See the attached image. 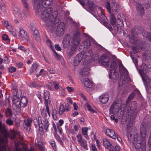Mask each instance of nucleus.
<instances>
[{"mask_svg": "<svg viewBox=\"0 0 151 151\" xmlns=\"http://www.w3.org/2000/svg\"><path fill=\"white\" fill-rule=\"evenodd\" d=\"M58 13L57 11H54L52 13L51 15H50L48 13V9L44 10L41 15L42 20L45 22V24L47 26L50 27L52 29H54L56 26V21L58 19L57 18Z\"/></svg>", "mask_w": 151, "mask_h": 151, "instance_id": "obj_2", "label": "nucleus"}, {"mask_svg": "<svg viewBox=\"0 0 151 151\" xmlns=\"http://www.w3.org/2000/svg\"><path fill=\"white\" fill-rule=\"evenodd\" d=\"M19 37L23 41L28 42L29 37L27 32L24 30L19 29Z\"/></svg>", "mask_w": 151, "mask_h": 151, "instance_id": "obj_16", "label": "nucleus"}, {"mask_svg": "<svg viewBox=\"0 0 151 151\" xmlns=\"http://www.w3.org/2000/svg\"><path fill=\"white\" fill-rule=\"evenodd\" d=\"M65 109L63 105H61L59 109V113L60 114H62L65 111Z\"/></svg>", "mask_w": 151, "mask_h": 151, "instance_id": "obj_43", "label": "nucleus"}, {"mask_svg": "<svg viewBox=\"0 0 151 151\" xmlns=\"http://www.w3.org/2000/svg\"><path fill=\"white\" fill-rule=\"evenodd\" d=\"M136 6L137 13L140 15L143 16L145 13L144 7L142 5L140 0H133Z\"/></svg>", "mask_w": 151, "mask_h": 151, "instance_id": "obj_8", "label": "nucleus"}, {"mask_svg": "<svg viewBox=\"0 0 151 151\" xmlns=\"http://www.w3.org/2000/svg\"><path fill=\"white\" fill-rule=\"evenodd\" d=\"M22 4L24 6V8L26 9H27L29 6V5L26 0H21Z\"/></svg>", "mask_w": 151, "mask_h": 151, "instance_id": "obj_52", "label": "nucleus"}, {"mask_svg": "<svg viewBox=\"0 0 151 151\" xmlns=\"http://www.w3.org/2000/svg\"><path fill=\"white\" fill-rule=\"evenodd\" d=\"M116 25H120V27H124V25L123 24V22L122 20L121 19L118 20H117L116 21Z\"/></svg>", "mask_w": 151, "mask_h": 151, "instance_id": "obj_51", "label": "nucleus"}, {"mask_svg": "<svg viewBox=\"0 0 151 151\" xmlns=\"http://www.w3.org/2000/svg\"><path fill=\"white\" fill-rule=\"evenodd\" d=\"M137 46L133 47L132 50L133 52L135 53L139 52V50L145 49L146 46V45L144 41L138 40Z\"/></svg>", "mask_w": 151, "mask_h": 151, "instance_id": "obj_7", "label": "nucleus"}, {"mask_svg": "<svg viewBox=\"0 0 151 151\" xmlns=\"http://www.w3.org/2000/svg\"><path fill=\"white\" fill-rule=\"evenodd\" d=\"M103 144L104 147L109 150L110 149L111 147V144L109 141L106 139H104Z\"/></svg>", "mask_w": 151, "mask_h": 151, "instance_id": "obj_31", "label": "nucleus"}, {"mask_svg": "<svg viewBox=\"0 0 151 151\" xmlns=\"http://www.w3.org/2000/svg\"><path fill=\"white\" fill-rule=\"evenodd\" d=\"M2 38L3 39V40H6V41H7L9 40L8 39V36L6 34H4L2 36Z\"/></svg>", "mask_w": 151, "mask_h": 151, "instance_id": "obj_64", "label": "nucleus"}, {"mask_svg": "<svg viewBox=\"0 0 151 151\" xmlns=\"http://www.w3.org/2000/svg\"><path fill=\"white\" fill-rule=\"evenodd\" d=\"M89 70V69L88 68H85L81 69L79 77L81 81H82L86 87L91 88L93 86V82L89 79L85 78L86 76L88 75Z\"/></svg>", "mask_w": 151, "mask_h": 151, "instance_id": "obj_3", "label": "nucleus"}, {"mask_svg": "<svg viewBox=\"0 0 151 151\" xmlns=\"http://www.w3.org/2000/svg\"><path fill=\"white\" fill-rule=\"evenodd\" d=\"M111 5H110V3L108 1L105 4L106 8L109 11L110 14H111V11L112 10L113 12H117L118 10L119 6L115 3L114 1H112Z\"/></svg>", "mask_w": 151, "mask_h": 151, "instance_id": "obj_6", "label": "nucleus"}, {"mask_svg": "<svg viewBox=\"0 0 151 151\" xmlns=\"http://www.w3.org/2000/svg\"><path fill=\"white\" fill-rule=\"evenodd\" d=\"M83 44L84 45V47L87 48L90 47L91 44V42L89 39L86 40L83 42Z\"/></svg>", "mask_w": 151, "mask_h": 151, "instance_id": "obj_36", "label": "nucleus"}, {"mask_svg": "<svg viewBox=\"0 0 151 151\" xmlns=\"http://www.w3.org/2000/svg\"><path fill=\"white\" fill-rule=\"evenodd\" d=\"M50 143L51 146L52 147L53 150H55V142L53 140H52L50 142Z\"/></svg>", "mask_w": 151, "mask_h": 151, "instance_id": "obj_60", "label": "nucleus"}, {"mask_svg": "<svg viewBox=\"0 0 151 151\" xmlns=\"http://www.w3.org/2000/svg\"><path fill=\"white\" fill-rule=\"evenodd\" d=\"M84 55L82 52L78 54L74 58V64L75 66L77 65L82 60L84 59Z\"/></svg>", "mask_w": 151, "mask_h": 151, "instance_id": "obj_17", "label": "nucleus"}, {"mask_svg": "<svg viewBox=\"0 0 151 151\" xmlns=\"http://www.w3.org/2000/svg\"><path fill=\"white\" fill-rule=\"evenodd\" d=\"M40 118V117H38V123L39 127L42 128L43 127L45 129L47 130L49 126L48 121L47 119H45L43 121V123L40 120H39V119Z\"/></svg>", "mask_w": 151, "mask_h": 151, "instance_id": "obj_15", "label": "nucleus"}, {"mask_svg": "<svg viewBox=\"0 0 151 151\" xmlns=\"http://www.w3.org/2000/svg\"><path fill=\"white\" fill-rule=\"evenodd\" d=\"M76 137L77 139V141L78 143L79 144L82 141V137L81 134H78L76 136Z\"/></svg>", "mask_w": 151, "mask_h": 151, "instance_id": "obj_53", "label": "nucleus"}, {"mask_svg": "<svg viewBox=\"0 0 151 151\" xmlns=\"http://www.w3.org/2000/svg\"><path fill=\"white\" fill-rule=\"evenodd\" d=\"M87 107L88 110L91 111L92 113H93L95 112L94 110L93 109L90 105L88 104H87Z\"/></svg>", "mask_w": 151, "mask_h": 151, "instance_id": "obj_58", "label": "nucleus"}, {"mask_svg": "<svg viewBox=\"0 0 151 151\" xmlns=\"http://www.w3.org/2000/svg\"><path fill=\"white\" fill-rule=\"evenodd\" d=\"M142 55L147 60L151 59V50H146Z\"/></svg>", "mask_w": 151, "mask_h": 151, "instance_id": "obj_30", "label": "nucleus"}, {"mask_svg": "<svg viewBox=\"0 0 151 151\" xmlns=\"http://www.w3.org/2000/svg\"><path fill=\"white\" fill-rule=\"evenodd\" d=\"M110 22L111 24L113 25H116V18L113 14H110Z\"/></svg>", "mask_w": 151, "mask_h": 151, "instance_id": "obj_32", "label": "nucleus"}, {"mask_svg": "<svg viewBox=\"0 0 151 151\" xmlns=\"http://www.w3.org/2000/svg\"><path fill=\"white\" fill-rule=\"evenodd\" d=\"M21 96V91L19 90L17 94H13L12 97V100L13 101V104H15L16 106H20V102L19 101V98Z\"/></svg>", "mask_w": 151, "mask_h": 151, "instance_id": "obj_13", "label": "nucleus"}, {"mask_svg": "<svg viewBox=\"0 0 151 151\" xmlns=\"http://www.w3.org/2000/svg\"><path fill=\"white\" fill-rule=\"evenodd\" d=\"M65 25L63 22H60L57 26L56 29V34L57 36H61L64 32Z\"/></svg>", "mask_w": 151, "mask_h": 151, "instance_id": "obj_11", "label": "nucleus"}, {"mask_svg": "<svg viewBox=\"0 0 151 151\" xmlns=\"http://www.w3.org/2000/svg\"><path fill=\"white\" fill-rule=\"evenodd\" d=\"M119 74L115 70H110V73L109 75V77L110 78H112L116 79L118 78Z\"/></svg>", "mask_w": 151, "mask_h": 151, "instance_id": "obj_27", "label": "nucleus"}, {"mask_svg": "<svg viewBox=\"0 0 151 151\" xmlns=\"http://www.w3.org/2000/svg\"><path fill=\"white\" fill-rule=\"evenodd\" d=\"M88 129V128L86 127H83L82 128V133L83 135L85 134H87Z\"/></svg>", "mask_w": 151, "mask_h": 151, "instance_id": "obj_59", "label": "nucleus"}, {"mask_svg": "<svg viewBox=\"0 0 151 151\" xmlns=\"http://www.w3.org/2000/svg\"><path fill=\"white\" fill-rule=\"evenodd\" d=\"M118 67L116 63L115 62H113L111 63L110 65V68H111V70H114L117 68Z\"/></svg>", "mask_w": 151, "mask_h": 151, "instance_id": "obj_45", "label": "nucleus"}, {"mask_svg": "<svg viewBox=\"0 0 151 151\" xmlns=\"http://www.w3.org/2000/svg\"><path fill=\"white\" fill-rule=\"evenodd\" d=\"M109 96L107 94H103L99 97V101L103 104L106 103L108 101Z\"/></svg>", "mask_w": 151, "mask_h": 151, "instance_id": "obj_25", "label": "nucleus"}, {"mask_svg": "<svg viewBox=\"0 0 151 151\" xmlns=\"http://www.w3.org/2000/svg\"><path fill=\"white\" fill-rule=\"evenodd\" d=\"M149 126V123L143 122L141 124L140 132L142 139L137 134L134 136L133 146L137 151H146V144L145 140L148 134Z\"/></svg>", "mask_w": 151, "mask_h": 151, "instance_id": "obj_1", "label": "nucleus"}, {"mask_svg": "<svg viewBox=\"0 0 151 151\" xmlns=\"http://www.w3.org/2000/svg\"><path fill=\"white\" fill-rule=\"evenodd\" d=\"M50 93L48 91L44 92V99L47 100L49 99Z\"/></svg>", "mask_w": 151, "mask_h": 151, "instance_id": "obj_55", "label": "nucleus"}, {"mask_svg": "<svg viewBox=\"0 0 151 151\" xmlns=\"http://www.w3.org/2000/svg\"><path fill=\"white\" fill-rule=\"evenodd\" d=\"M9 72H10L12 73L16 71V68L14 67L10 66L8 69Z\"/></svg>", "mask_w": 151, "mask_h": 151, "instance_id": "obj_57", "label": "nucleus"}, {"mask_svg": "<svg viewBox=\"0 0 151 151\" xmlns=\"http://www.w3.org/2000/svg\"><path fill=\"white\" fill-rule=\"evenodd\" d=\"M80 33V31L79 30H77L73 34L71 47L77 49L78 47L80 42L79 37Z\"/></svg>", "mask_w": 151, "mask_h": 151, "instance_id": "obj_5", "label": "nucleus"}, {"mask_svg": "<svg viewBox=\"0 0 151 151\" xmlns=\"http://www.w3.org/2000/svg\"><path fill=\"white\" fill-rule=\"evenodd\" d=\"M135 95V93L134 92H132L128 97L127 100V103L128 102H129L131 101L134 97Z\"/></svg>", "mask_w": 151, "mask_h": 151, "instance_id": "obj_46", "label": "nucleus"}, {"mask_svg": "<svg viewBox=\"0 0 151 151\" xmlns=\"http://www.w3.org/2000/svg\"><path fill=\"white\" fill-rule=\"evenodd\" d=\"M84 55V59L88 60L91 58L93 55V52L91 50H88L85 52H82Z\"/></svg>", "mask_w": 151, "mask_h": 151, "instance_id": "obj_21", "label": "nucleus"}, {"mask_svg": "<svg viewBox=\"0 0 151 151\" xmlns=\"http://www.w3.org/2000/svg\"><path fill=\"white\" fill-rule=\"evenodd\" d=\"M53 84L55 89L57 90L59 89L60 86L59 85V83L56 81H53Z\"/></svg>", "mask_w": 151, "mask_h": 151, "instance_id": "obj_50", "label": "nucleus"}, {"mask_svg": "<svg viewBox=\"0 0 151 151\" xmlns=\"http://www.w3.org/2000/svg\"><path fill=\"white\" fill-rule=\"evenodd\" d=\"M33 37L37 42H39L40 40V34L33 36Z\"/></svg>", "mask_w": 151, "mask_h": 151, "instance_id": "obj_62", "label": "nucleus"}, {"mask_svg": "<svg viewBox=\"0 0 151 151\" xmlns=\"http://www.w3.org/2000/svg\"><path fill=\"white\" fill-rule=\"evenodd\" d=\"M77 49L71 47V48L68 53V55L71 56L74 54L77 51Z\"/></svg>", "mask_w": 151, "mask_h": 151, "instance_id": "obj_37", "label": "nucleus"}, {"mask_svg": "<svg viewBox=\"0 0 151 151\" xmlns=\"http://www.w3.org/2000/svg\"><path fill=\"white\" fill-rule=\"evenodd\" d=\"M144 38H147L151 42V33L148 32H145L143 35Z\"/></svg>", "mask_w": 151, "mask_h": 151, "instance_id": "obj_35", "label": "nucleus"}, {"mask_svg": "<svg viewBox=\"0 0 151 151\" xmlns=\"http://www.w3.org/2000/svg\"><path fill=\"white\" fill-rule=\"evenodd\" d=\"M119 69L120 73H124L125 74L124 77L123 78V81H124L125 82L127 81H128L129 79V78L127 75L128 72L121 63H120L119 64Z\"/></svg>", "mask_w": 151, "mask_h": 151, "instance_id": "obj_12", "label": "nucleus"}, {"mask_svg": "<svg viewBox=\"0 0 151 151\" xmlns=\"http://www.w3.org/2000/svg\"><path fill=\"white\" fill-rule=\"evenodd\" d=\"M6 122L7 124L9 125H12L13 124V121L10 119H7L6 121Z\"/></svg>", "mask_w": 151, "mask_h": 151, "instance_id": "obj_56", "label": "nucleus"}, {"mask_svg": "<svg viewBox=\"0 0 151 151\" xmlns=\"http://www.w3.org/2000/svg\"><path fill=\"white\" fill-rule=\"evenodd\" d=\"M110 58L105 55H103L99 60V63L102 64L106 67H108L110 61Z\"/></svg>", "mask_w": 151, "mask_h": 151, "instance_id": "obj_9", "label": "nucleus"}, {"mask_svg": "<svg viewBox=\"0 0 151 151\" xmlns=\"http://www.w3.org/2000/svg\"><path fill=\"white\" fill-rule=\"evenodd\" d=\"M28 103V101L27 98L25 96L22 97L20 103V106L23 107L26 106Z\"/></svg>", "mask_w": 151, "mask_h": 151, "instance_id": "obj_26", "label": "nucleus"}, {"mask_svg": "<svg viewBox=\"0 0 151 151\" xmlns=\"http://www.w3.org/2000/svg\"><path fill=\"white\" fill-rule=\"evenodd\" d=\"M148 70H149V69L148 68V65H147L145 63H143L141 66V69L139 70V73L141 76L144 83L145 84V82L148 86H149L148 83L150 81V80L147 75L146 74V73Z\"/></svg>", "mask_w": 151, "mask_h": 151, "instance_id": "obj_4", "label": "nucleus"}, {"mask_svg": "<svg viewBox=\"0 0 151 151\" xmlns=\"http://www.w3.org/2000/svg\"><path fill=\"white\" fill-rule=\"evenodd\" d=\"M41 0H34L33 6L34 8L36 10V11L38 13L40 12V3Z\"/></svg>", "mask_w": 151, "mask_h": 151, "instance_id": "obj_23", "label": "nucleus"}, {"mask_svg": "<svg viewBox=\"0 0 151 151\" xmlns=\"http://www.w3.org/2000/svg\"><path fill=\"white\" fill-rule=\"evenodd\" d=\"M6 141V138L3 137L1 138L0 136V143H2L3 145L4 144V142Z\"/></svg>", "mask_w": 151, "mask_h": 151, "instance_id": "obj_61", "label": "nucleus"}, {"mask_svg": "<svg viewBox=\"0 0 151 151\" xmlns=\"http://www.w3.org/2000/svg\"><path fill=\"white\" fill-rule=\"evenodd\" d=\"M132 52L134 53L133 52V51H131L130 52V54L133 63L134 64L136 67H137V60L136 58H134V57H133V55H132Z\"/></svg>", "mask_w": 151, "mask_h": 151, "instance_id": "obj_44", "label": "nucleus"}, {"mask_svg": "<svg viewBox=\"0 0 151 151\" xmlns=\"http://www.w3.org/2000/svg\"><path fill=\"white\" fill-rule=\"evenodd\" d=\"M13 93L14 94H17L19 90H21L20 89H17V86L15 84H12Z\"/></svg>", "mask_w": 151, "mask_h": 151, "instance_id": "obj_41", "label": "nucleus"}, {"mask_svg": "<svg viewBox=\"0 0 151 151\" xmlns=\"http://www.w3.org/2000/svg\"><path fill=\"white\" fill-rule=\"evenodd\" d=\"M32 122V120L30 118L24 120V122L26 126L28 127L30 126Z\"/></svg>", "mask_w": 151, "mask_h": 151, "instance_id": "obj_40", "label": "nucleus"}, {"mask_svg": "<svg viewBox=\"0 0 151 151\" xmlns=\"http://www.w3.org/2000/svg\"><path fill=\"white\" fill-rule=\"evenodd\" d=\"M19 10L17 8H14L13 10V12L17 15H18L19 17L20 18H21L22 19H24V18H23L22 15H24V14L22 13H21V12H20Z\"/></svg>", "mask_w": 151, "mask_h": 151, "instance_id": "obj_29", "label": "nucleus"}, {"mask_svg": "<svg viewBox=\"0 0 151 151\" xmlns=\"http://www.w3.org/2000/svg\"><path fill=\"white\" fill-rule=\"evenodd\" d=\"M71 37L69 34L66 35L63 40V44L64 47L66 48L70 45Z\"/></svg>", "mask_w": 151, "mask_h": 151, "instance_id": "obj_20", "label": "nucleus"}, {"mask_svg": "<svg viewBox=\"0 0 151 151\" xmlns=\"http://www.w3.org/2000/svg\"><path fill=\"white\" fill-rule=\"evenodd\" d=\"M109 150L110 151H119L120 147L118 145H116L114 147H113L112 145L111 147Z\"/></svg>", "mask_w": 151, "mask_h": 151, "instance_id": "obj_38", "label": "nucleus"}, {"mask_svg": "<svg viewBox=\"0 0 151 151\" xmlns=\"http://www.w3.org/2000/svg\"><path fill=\"white\" fill-rule=\"evenodd\" d=\"M84 55L82 52L78 54L74 58V64L75 66L77 65L82 60L84 59Z\"/></svg>", "mask_w": 151, "mask_h": 151, "instance_id": "obj_18", "label": "nucleus"}, {"mask_svg": "<svg viewBox=\"0 0 151 151\" xmlns=\"http://www.w3.org/2000/svg\"><path fill=\"white\" fill-rule=\"evenodd\" d=\"M120 105L116 102H114L109 109L110 114H115L119 111Z\"/></svg>", "mask_w": 151, "mask_h": 151, "instance_id": "obj_10", "label": "nucleus"}, {"mask_svg": "<svg viewBox=\"0 0 151 151\" xmlns=\"http://www.w3.org/2000/svg\"><path fill=\"white\" fill-rule=\"evenodd\" d=\"M127 137L128 140H130L131 141L132 140V135L131 133L130 132H128L127 133Z\"/></svg>", "mask_w": 151, "mask_h": 151, "instance_id": "obj_63", "label": "nucleus"}, {"mask_svg": "<svg viewBox=\"0 0 151 151\" xmlns=\"http://www.w3.org/2000/svg\"><path fill=\"white\" fill-rule=\"evenodd\" d=\"M37 67V65L36 63L34 64L32 66V68L30 70V72L34 73L35 71H36Z\"/></svg>", "mask_w": 151, "mask_h": 151, "instance_id": "obj_47", "label": "nucleus"}, {"mask_svg": "<svg viewBox=\"0 0 151 151\" xmlns=\"http://www.w3.org/2000/svg\"><path fill=\"white\" fill-rule=\"evenodd\" d=\"M47 111L45 109H42L41 110V114L42 116L44 118V119H46V118L48 117V115H47Z\"/></svg>", "mask_w": 151, "mask_h": 151, "instance_id": "obj_39", "label": "nucleus"}, {"mask_svg": "<svg viewBox=\"0 0 151 151\" xmlns=\"http://www.w3.org/2000/svg\"><path fill=\"white\" fill-rule=\"evenodd\" d=\"M86 5L88 6L90 9L92 10L95 8V5L94 2L91 1L87 0L86 2Z\"/></svg>", "mask_w": 151, "mask_h": 151, "instance_id": "obj_28", "label": "nucleus"}, {"mask_svg": "<svg viewBox=\"0 0 151 151\" xmlns=\"http://www.w3.org/2000/svg\"><path fill=\"white\" fill-rule=\"evenodd\" d=\"M137 30L136 31L137 34L138 33L139 34L142 33V36L145 32H147L145 31L142 27L139 26L137 27Z\"/></svg>", "mask_w": 151, "mask_h": 151, "instance_id": "obj_34", "label": "nucleus"}, {"mask_svg": "<svg viewBox=\"0 0 151 151\" xmlns=\"http://www.w3.org/2000/svg\"><path fill=\"white\" fill-rule=\"evenodd\" d=\"M79 144L84 149L88 150L87 142L86 140L83 139Z\"/></svg>", "mask_w": 151, "mask_h": 151, "instance_id": "obj_33", "label": "nucleus"}, {"mask_svg": "<svg viewBox=\"0 0 151 151\" xmlns=\"http://www.w3.org/2000/svg\"><path fill=\"white\" fill-rule=\"evenodd\" d=\"M106 134L114 139H115L116 136L114 130L110 129H107L105 132Z\"/></svg>", "mask_w": 151, "mask_h": 151, "instance_id": "obj_22", "label": "nucleus"}, {"mask_svg": "<svg viewBox=\"0 0 151 151\" xmlns=\"http://www.w3.org/2000/svg\"><path fill=\"white\" fill-rule=\"evenodd\" d=\"M52 0H41L40 3V11L42 8H45L51 4Z\"/></svg>", "mask_w": 151, "mask_h": 151, "instance_id": "obj_19", "label": "nucleus"}, {"mask_svg": "<svg viewBox=\"0 0 151 151\" xmlns=\"http://www.w3.org/2000/svg\"><path fill=\"white\" fill-rule=\"evenodd\" d=\"M57 111L55 109H53L52 111V116L53 119L56 120L57 118Z\"/></svg>", "mask_w": 151, "mask_h": 151, "instance_id": "obj_48", "label": "nucleus"}, {"mask_svg": "<svg viewBox=\"0 0 151 151\" xmlns=\"http://www.w3.org/2000/svg\"><path fill=\"white\" fill-rule=\"evenodd\" d=\"M126 82L123 81V76H121L120 79L119 80L118 82L119 85V86H122Z\"/></svg>", "mask_w": 151, "mask_h": 151, "instance_id": "obj_49", "label": "nucleus"}, {"mask_svg": "<svg viewBox=\"0 0 151 151\" xmlns=\"http://www.w3.org/2000/svg\"><path fill=\"white\" fill-rule=\"evenodd\" d=\"M134 36H133L132 37L130 38L129 39V41L131 43L137 45L138 41V40H137L136 38H134Z\"/></svg>", "mask_w": 151, "mask_h": 151, "instance_id": "obj_42", "label": "nucleus"}, {"mask_svg": "<svg viewBox=\"0 0 151 151\" xmlns=\"http://www.w3.org/2000/svg\"><path fill=\"white\" fill-rule=\"evenodd\" d=\"M132 104L134 105V107H133L130 104L127 107V109L124 110V111L126 112V113H127L128 115L129 116H132L133 114L134 111V109L135 107L134 106H136L137 105L136 102L134 101H133L132 102Z\"/></svg>", "mask_w": 151, "mask_h": 151, "instance_id": "obj_14", "label": "nucleus"}, {"mask_svg": "<svg viewBox=\"0 0 151 151\" xmlns=\"http://www.w3.org/2000/svg\"><path fill=\"white\" fill-rule=\"evenodd\" d=\"M30 86L31 87L37 88L39 87L38 85L35 82H32L30 83Z\"/></svg>", "mask_w": 151, "mask_h": 151, "instance_id": "obj_54", "label": "nucleus"}, {"mask_svg": "<svg viewBox=\"0 0 151 151\" xmlns=\"http://www.w3.org/2000/svg\"><path fill=\"white\" fill-rule=\"evenodd\" d=\"M96 9H98L99 13L98 14V17L100 21H103L105 19L106 17L102 12V8L101 7L96 6Z\"/></svg>", "mask_w": 151, "mask_h": 151, "instance_id": "obj_24", "label": "nucleus"}]
</instances>
